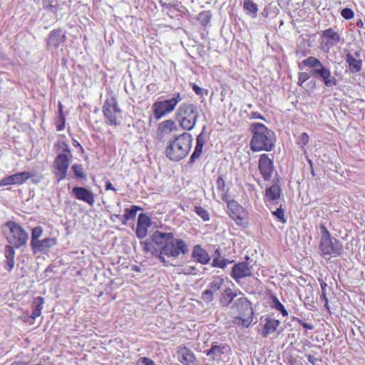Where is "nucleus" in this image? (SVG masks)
<instances>
[{"mask_svg":"<svg viewBox=\"0 0 365 365\" xmlns=\"http://www.w3.org/2000/svg\"><path fill=\"white\" fill-rule=\"evenodd\" d=\"M252 138L250 141V148L252 151H271L274 147V133L264 124L254 123L250 125Z\"/></svg>","mask_w":365,"mask_h":365,"instance_id":"nucleus-1","label":"nucleus"},{"mask_svg":"<svg viewBox=\"0 0 365 365\" xmlns=\"http://www.w3.org/2000/svg\"><path fill=\"white\" fill-rule=\"evenodd\" d=\"M192 136L190 133H183L176 135L165 150V155L170 160L178 162L183 159L190 150Z\"/></svg>","mask_w":365,"mask_h":365,"instance_id":"nucleus-2","label":"nucleus"},{"mask_svg":"<svg viewBox=\"0 0 365 365\" xmlns=\"http://www.w3.org/2000/svg\"><path fill=\"white\" fill-rule=\"evenodd\" d=\"M302 64L311 68L310 75L323 82L327 87L330 88L337 85L338 81L331 75L330 69L324 66L317 58L309 56L303 60Z\"/></svg>","mask_w":365,"mask_h":365,"instance_id":"nucleus-3","label":"nucleus"},{"mask_svg":"<svg viewBox=\"0 0 365 365\" xmlns=\"http://www.w3.org/2000/svg\"><path fill=\"white\" fill-rule=\"evenodd\" d=\"M189 249L186 243L180 239L174 237L170 238L169 240L161 247L158 254V259L165 266L173 265L166 260L167 257L177 258L180 253L183 255L187 254Z\"/></svg>","mask_w":365,"mask_h":365,"instance_id":"nucleus-4","label":"nucleus"},{"mask_svg":"<svg viewBox=\"0 0 365 365\" xmlns=\"http://www.w3.org/2000/svg\"><path fill=\"white\" fill-rule=\"evenodd\" d=\"M177 115L180 126L185 130H191L197 121L199 113L196 106L184 103L178 108Z\"/></svg>","mask_w":365,"mask_h":365,"instance_id":"nucleus-5","label":"nucleus"},{"mask_svg":"<svg viewBox=\"0 0 365 365\" xmlns=\"http://www.w3.org/2000/svg\"><path fill=\"white\" fill-rule=\"evenodd\" d=\"M6 227L9 230L6 240L10 245L16 249L26 245L29 234L19 223L9 221L6 223Z\"/></svg>","mask_w":365,"mask_h":365,"instance_id":"nucleus-6","label":"nucleus"},{"mask_svg":"<svg viewBox=\"0 0 365 365\" xmlns=\"http://www.w3.org/2000/svg\"><path fill=\"white\" fill-rule=\"evenodd\" d=\"M319 250L322 255H329L334 257L340 256L343 253L341 242L332 237L320 240Z\"/></svg>","mask_w":365,"mask_h":365,"instance_id":"nucleus-7","label":"nucleus"},{"mask_svg":"<svg viewBox=\"0 0 365 365\" xmlns=\"http://www.w3.org/2000/svg\"><path fill=\"white\" fill-rule=\"evenodd\" d=\"M103 113L107 119L106 123L110 125H117L120 122L117 120L116 114L120 113L121 110L118 107L115 98L107 100L103 106Z\"/></svg>","mask_w":365,"mask_h":365,"instance_id":"nucleus-8","label":"nucleus"},{"mask_svg":"<svg viewBox=\"0 0 365 365\" xmlns=\"http://www.w3.org/2000/svg\"><path fill=\"white\" fill-rule=\"evenodd\" d=\"M230 308L235 314H238L236 319H242V317H246L254 314L250 302L245 297L236 299Z\"/></svg>","mask_w":365,"mask_h":365,"instance_id":"nucleus-9","label":"nucleus"},{"mask_svg":"<svg viewBox=\"0 0 365 365\" xmlns=\"http://www.w3.org/2000/svg\"><path fill=\"white\" fill-rule=\"evenodd\" d=\"M69 160L66 154L59 153L53 162L54 174L58 182L66 178Z\"/></svg>","mask_w":365,"mask_h":365,"instance_id":"nucleus-10","label":"nucleus"},{"mask_svg":"<svg viewBox=\"0 0 365 365\" xmlns=\"http://www.w3.org/2000/svg\"><path fill=\"white\" fill-rule=\"evenodd\" d=\"M227 208L230 217L233 219L237 225H243L247 215L245 208L234 200H230L227 202Z\"/></svg>","mask_w":365,"mask_h":365,"instance_id":"nucleus-11","label":"nucleus"},{"mask_svg":"<svg viewBox=\"0 0 365 365\" xmlns=\"http://www.w3.org/2000/svg\"><path fill=\"white\" fill-rule=\"evenodd\" d=\"M245 259L246 261L245 262L235 264L232 269L231 276L237 282H239L242 278L251 277L252 275V267L250 266L247 262L250 257L246 256Z\"/></svg>","mask_w":365,"mask_h":365,"instance_id":"nucleus-12","label":"nucleus"},{"mask_svg":"<svg viewBox=\"0 0 365 365\" xmlns=\"http://www.w3.org/2000/svg\"><path fill=\"white\" fill-rule=\"evenodd\" d=\"M176 107V101L170 99L163 101H156L153 105V113L156 119H160L165 115L174 110Z\"/></svg>","mask_w":365,"mask_h":365,"instance_id":"nucleus-13","label":"nucleus"},{"mask_svg":"<svg viewBox=\"0 0 365 365\" xmlns=\"http://www.w3.org/2000/svg\"><path fill=\"white\" fill-rule=\"evenodd\" d=\"M204 352L210 356L212 361H219L222 359L224 355H227L230 352V348L227 344L214 342L210 349Z\"/></svg>","mask_w":365,"mask_h":365,"instance_id":"nucleus-14","label":"nucleus"},{"mask_svg":"<svg viewBox=\"0 0 365 365\" xmlns=\"http://www.w3.org/2000/svg\"><path fill=\"white\" fill-rule=\"evenodd\" d=\"M258 166L264 180L269 181L274 170L273 160L269 158L268 155L262 154L260 155Z\"/></svg>","mask_w":365,"mask_h":365,"instance_id":"nucleus-15","label":"nucleus"},{"mask_svg":"<svg viewBox=\"0 0 365 365\" xmlns=\"http://www.w3.org/2000/svg\"><path fill=\"white\" fill-rule=\"evenodd\" d=\"M72 193L78 200L87 202L89 205H93L95 202L93 192L84 187H75Z\"/></svg>","mask_w":365,"mask_h":365,"instance_id":"nucleus-16","label":"nucleus"},{"mask_svg":"<svg viewBox=\"0 0 365 365\" xmlns=\"http://www.w3.org/2000/svg\"><path fill=\"white\" fill-rule=\"evenodd\" d=\"M31 177L28 172H21L6 177L1 180L0 185L5 186L9 185H21Z\"/></svg>","mask_w":365,"mask_h":365,"instance_id":"nucleus-17","label":"nucleus"},{"mask_svg":"<svg viewBox=\"0 0 365 365\" xmlns=\"http://www.w3.org/2000/svg\"><path fill=\"white\" fill-rule=\"evenodd\" d=\"M179 361L183 365H195L194 354L186 346H180L178 350Z\"/></svg>","mask_w":365,"mask_h":365,"instance_id":"nucleus-18","label":"nucleus"},{"mask_svg":"<svg viewBox=\"0 0 365 365\" xmlns=\"http://www.w3.org/2000/svg\"><path fill=\"white\" fill-rule=\"evenodd\" d=\"M65 41V35L60 29L53 30L49 34L47 40V46L48 48H56L60 43Z\"/></svg>","mask_w":365,"mask_h":365,"instance_id":"nucleus-19","label":"nucleus"},{"mask_svg":"<svg viewBox=\"0 0 365 365\" xmlns=\"http://www.w3.org/2000/svg\"><path fill=\"white\" fill-rule=\"evenodd\" d=\"M192 257L202 264H207L210 261L209 254L199 245L194 246Z\"/></svg>","mask_w":365,"mask_h":365,"instance_id":"nucleus-20","label":"nucleus"},{"mask_svg":"<svg viewBox=\"0 0 365 365\" xmlns=\"http://www.w3.org/2000/svg\"><path fill=\"white\" fill-rule=\"evenodd\" d=\"M280 195L281 189L277 183H274L266 189L265 200L269 202H272L274 205L277 203V200L279 199Z\"/></svg>","mask_w":365,"mask_h":365,"instance_id":"nucleus-21","label":"nucleus"},{"mask_svg":"<svg viewBox=\"0 0 365 365\" xmlns=\"http://www.w3.org/2000/svg\"><path fill=\"white\" fill-rule=\"evenodd\" d=\"M322 38L326 40V45L334 46L341 40L339 34L331 28L324 30L321 36Z\"/></svg>","mask_w":365,"mask_h":365,"instance_id":"nucleus-22","label":"nucleus"},{"mask_svg":"<svg viewBox=\"0 0 365 365\" xmlns=\"http://www.w3.org/2000/svg\"><path fill=\"white\" fill-rule=\"evenodd\" d=\"M237 293L235 292L231 288H226L220 295V303L223 307H228L232 305L234 301L236 299Z\"/></svg>","mask_w":365,"mask_h":365,"instance_id":"nucleus-23","label":"nucleus"},{"mask_svg":"<svg viewBox=\"0 0 365 365\" xmlns=\"http://www.w3.org/2000/svg\"><path fill=\"white\" fill-rule=\"evenodd\" d=\"M355 55L356 57L351 53H347L346 56V61L349 64V70L351 73H358L361 70L362 62L361 60L359 58V52H356Z\"/></svg>","mask_w":365,"mask_h":365,"instance_id":"nucleus-24","label":"nucleus"},{"mask_svg":"<svg viewBox=\"0 0 365 365\" xmlns=\"http://www.w3.org/2000/svg\"><path fill=\"white\" fill-rule=\"evenodd\" d=\"M279 324L280 322L278 319H275L272 317H267L265 319V324L262 331V336L267 337L269 334L274 332Z\"/></svg>","mask_w":365,"mask_h":365,"instance_id":"nucleus-25","label":"nucleus"},{"mask_svg":"<svg viewBox=\"0 0 365 365\" xmlns=\"http://www.w3.org/2000/svg\"><path fill=\"white\" fill-rule=\"evenodd\" d=\"M14 247L11 245H8L5 246V252L4 255L6 257V265L5 269L8 271H11L14 266V257H15V250Z\"/></svg>","mask_w":365,"mask_h":365,"instance_id":"nucleus-26","label":"nucleus"},{"mask_svg":"<svg viewBox=\"0 0 365 365\" xmlns=\"http://www.w3.org/2000/svg\"><path fill=\"white\" fill-rule=\"evenodd\" d=\"M172 232H162L158 230L155 231L152 235V240L158 246H163L170 238H173Z\"/></svg>","mask_w":365,"mask_h":365,"instance_id":"nucleus-27","label":"nucleus"},{"mask_svg":"<svg viewBox=\"0 0 365 365\" xmlns=\"http://www.w3.org/2000/svg\"><path fill=\"white\" fill-rule=\"evenodd\" d=\"M56 244V241L54 238L46 237L42 240H38L36 242L34 247H32V249L35 251H43L45 249H48L52 247Z\"/></svg>","mask_w":365,"mask_h":365,"instance_id":"nucleus-28","label":"nucleus"},{"mask_svg":"<svg viewBox=\"0 0 365 365\" xmlns=\"http://www.w3.org/2000/svg\"><path fill=\"white\" fill-rule=\"evenodd\" d=\"M243 8L247 14H252L255 16L257 15L258 11L257 5L250 0L244 1Z\"/></svg>","mask_w":365,"mask_h":365,"instance_id":"nucleus-29","label":"nucleus"},{"mask_svg":"<svg viewBox=\"0 0 365 365\" xmlns=\"http://www.w3.org/2000/svg\"><path fill=\"white\" fill-rule=\"evenodd\" d=\"M143 250L144 252L147 253H150L152 256H155L158 258V254L160 250L155 247V246L149 242L145 241L142 242Z\"/></svg>","mask_w":365,"mask_h":365,"instance_id":"nucleus-30","label":"nucleus"},{"mask_svg":"<svg viewBox=\"0 0 365 365\" xmlns=\"http://www.w3.org/2000/svg\"><path fill=\"white\" fill-rule=\"evenodd\" d=\"M211 18L210 11H203L198 14L197 19L201 25L205 26L210 23Z\"/></svg>","mask_w":365,"mask_h":365,"instance_id":"nucleus-31","label":"nucleus"},{"mask_svg":"<svg viewBox=\"0 0 365 365\" xmlns=\"http://www.w3.org/2000/svg\"><path fill=\"white\" fill-rule=\"evenodd\" d=\"M158 129L161 131H173L177 129L175 123L172 120H166L159 124Z\"/></svg>","mask_w":365,"mask_h":365,"instance_id":"nucleus-32","label":"nucleus"},{"mask_svg":"<svg viewBox=\"0 0 365 365\" xmlns=\"http://www.w3.org/2000/svg\"><path fill=\"white\" fill-rule=\"evenodd\" d=\"M43 229L40 226H36L32 229L31 246L34 247L36 242L38 241V238L42 235Z\"/></svg>","mask_w":365,"mask_h":365,"instance_id":"nucleus-33","label":"nucleus"},{"mask_svg":"<svg viewBox=\"0 0 365 365\" xmlns=\"http://www.w3.org/2000/svg\"><path fill=\"white\" fill-rule=\"evenodd\" d=\"M272 307H273V308L276 309L277 311L280 312L284 317L288 315V312L285 309L284 305L274 296L272 297Z\"/></svg>","mask_w":365,"mask_h":365,"instance_id":"nucleus-34","label":"nucleus"},{"mask_svg":"<svg viewBox=\"0 0 365 365\" xmlns=\"http://www.w3.org/2000/svg\"><path fill=\"white\" fill-rule=\"evenodd\" d=\"M223 279L220 276H217L214 277L213 280L210 283L209 289H211L212 292L219 290L223 284Z\"/></svg>","mask_w":365,"mask_h":365,"instance_id":"nucleus-35","label":"nucleus"},{"mask_svg":"<svg viewBox=\"0 0 365 365\" xmlns=\"http://www.w3.org/2000/svg\"><path fill=\"white\" fill-rule=\"evenodd\" d=\"M72 170L74 173L76 178L86 179V174L83 170V167L81 164H74L72 165Z\"/></svg>","mask_w":365,"mask_h":365,"instance_id":"nucleus-36","label":"nucleus"},{"mask_svg":"<svg viewBox=\"0 0 365 365\" xmlns=\"http://www.w3.org/2000/svg\"><path fill=\"white\" fill-rule=\"evenodd\" d=\"M140 207L133 205L130 209H125V214L124 215V220L123 221V224L126 225V222L131 218H134L136 215L137 210H139Z\"/></svg>","mask_w":365,"mask_h":365,"instance_id":"nucleus-37","label":"nucleus"},{"mask_svg":"<svg viewBox=\"0 0 365 365\" xmlns=\"http://www.w3.org/2000/svg\"><path fill=\"white\" fill-rule=\"evenodd\" d=\"M58 110L60 113V115L58 117V120L56 121V129L60 131L62 130L65 128V117L63 114V107L62 104L59 103Z\"/></svg>","mask_w":365,"mask_h":365,"instance_id":"nucleus-38","label":"nucleus"},{"mask_svg":"<svg viewBox=\"0 0 365 365\" xmlns=\"http://www.w3.org/2000/svg\"><path fill=\"white\" fill-rule=\"evenodd\" d=\"M194 210H195V213L203 220V221L207 222V221L210 220L209 212H207V210H205L202 207L195 206Z\"/></svg>","mask_w":365,"mask_h":365,"instance_id":"nucleus-39","label":"nucleus"},{"mask_svg":"<svg viewBox=\"0 0 365 365\" xmlns=\"http://www.w3.org/2000/svg\"><path fill=\"white\" fill-rule=\"evenodd\" d=\"M202 148L203 146L196 144L195 150L190 156L188 163L189 165H192V163H194V162L200 157L202 152Z\"/></svg>","mask_w":365,"mask_h":365,"instance_id":"nucleus-40","label":"nucleus"},{"mask_svg":"<svg viewBox=\"0 0 365 365\" xmlns=\"http://www.w3.org/2000/svg\"><path fill=\"white\" fill-rule=\"evenodd\" d=\"M150 224V218L144 213H140L138 215V226L148 227Z\"/></svg>","mask_w":365,"mask_h":365,"instance_id":"nucleus-41","label":"nucleus"},{"mask_svg":"<svg viewBox=\"0 0 365 365\" xmlns=\"http://www.w3.org/2000/svg\"><path fill=\"white\" fill-rule=\"evenodd\" d=\"M272 214L281 222L284 223L286 222V219L284 217V210L282 207V205L279 208H277L275 211L272 212Z\"/></svg>","mask_w":365,"mask_h":365,"instance_id":"nucleus-42","label":"nucleus"},{"mask_svg":"<svg viewBox=\"0 0 365 365\" xmlns=\"http://www.w3.org/2000/svg\"><path fill=\"white\" fill-rule=\"evenodd\" d=\"M201 299L207 302L210 303L213 300V292L211 289H206L202 293Z\"/></svg>","mask_w":365,"mask_h":365,"instance_id":"nucleus-43","label":"nucleus"},{"mask_svg":"<svg viewBox=\"0 0 365 365\" xmlns=\"http://www.w3.org/2000/svg\"><path fill=\"white\" fill-rule=\"evenodd\" d=\"M44 303V299L41 297H38L34 299V309L41 314V309L43 308V304Z\"/></svg>","mask_w":365,"mask_h":365,"instance_id":"nucleus-44","label":"nucleus"},{"mask_svg":"<svg viewBox=\"0 0 365 365\" xmlns=\"http://www.w3.org/2000/svg\"><path fill=\"white\" fill-rule=\"evenodd\" d=\"M55 147L57 148L58 150H61L64 154L71 153L68 145L64 142H57L55 144Z\"/></svg>","mask_w":365,"mask_h":365,"instance_id":"nucleus-45","label":"nucleus"},{"mask_svg":"<svg viewBox=\"0 0 365 365\" xmlns=\"http://www.w3.org/2000/svg\"><path fill=\"white\" fill-rule=\"evenodd\" d=\"M309 142V135L306 133H302L297 140V144L300 146L304 148Z\"/></svg>","mask_w":365,"mask_h":365,"instance_id":"nucleus-46","label":"nucleus"},{"mask_svg":"<svg viewBox=\"0 0 365 365\" xmlns=\"http://www.w3.org/2000/svg\"><path fill=\"white\" fill-rule=\"evenodd\" d=\"M341 15L345 19H351L354 17V13L349 8H344L341 10Z\"/></svg>","mask_w":365,"mask_h":365,"instance_id":"nucleus-47","label":"nucleus"},{"mask_svg":"<svg viewBox=\"0 0 365 365\" xmlns=\"http://www.w3.org/2000/svg\"><path fill=\"white\" fill-rule=\"evenodd\" d=\"M197 269L194 266H187L182 269L181 272L185 274H196Z\"/></svg>","mask_w":365,"mask_h":365,"instance_id":"nucleus-48","label":"nucleus"},{"mask_svg":"<svg viewBox=\"0 0 365 365\" xmlns=\"http://www.w3.org/2000/svg\"><path fill=\"white\" fill-rule=\"evenodd\" d=\"M147 228L145 227H140L137 225L136 235L139 239L144 238L147 235Z\"/></svg>","mask_w":365,"mask_h":365,"instance_id":"nucleus-49","label":"nucleus"},{"mask_svg":"<svg viewBox=\"0 0 365 365\" xmlns=\"http://www.w3.org/2000/svg\"><path fill=\"white\" fill-rule=\"evenodd\" d=\"M205 128H206L205 126H204L202 128V132L197 136L196 144L204 146V145L205 143V134L204 133Z\"/></svg>","mask_w":365,"mask_h":365,"instance_id":"nucleus-50","label":"nucleus"},{"mask_svg":"<svg viewBox=\"0 0 365 365\" xmlns=\"http://www.w3.org/2000/svg\"><path fill=\"white\" fill-rule=\"evenodd\" d=\"M320 231H321V240H324L328 237H331L329 231L327 230L324 224L320 225Z\"/></svg>","mask_w":365,"mask_h":365,"instance_id":"nucleus-51","label":"nucleus"},{"mask_svg":"<svg viewBox=\"0 0 365 365\" xmlns=\"http://www.w3.org/2000/svg\"><path fill=\"white\" fill-rule=\"evenodd\" d=\"M310 73L302 72L299 74L298 84L302 86L305 81H307L310 77Z\"/></svg>","mask_w":365,"mask_h":365,"instance_id":"nucleus-52","label":"nucleus"},{"mask_svg":"<svg viewBox=\"0 0 365 365\" xmlns=\"http://www.w3.org/2000/svg\"><path fill=\"white\" fill-rule=\"evenodd\" d=\"M43 8L48 11L55 12L56 8L51 4V0H43Z\"/></svg>","mask_w":365,"mask_h":365,"instance_id":"nucleus-53","label":"nucleus"},{"mask_svg":"<svg viewBox=\"0 0 365 365\" xmlns=\"http://www.w3.org/2000/svg\"><path fill=\"white\" fill-rule=\"evenodd\" d=\"M217 187L220 191H223L225 190V182L222 178V176H219L216 181Z\"/></svg>","mask_w":365,"mask_h":365,"instance_id":"nucleus-54","label":"nucleus"},{"mask_svg":"<svg viewBox=\"0 0 365 365\" xmlns=\"http://www.w3.org/2000/svg\"><path fill=\"white\" fill-rule=\"evenodd\" d=\"M321 288H322V297L325 301L326 304H328V299L326 295V287H327V284L324 282V281L321 282L320 283Z\"/></svg>","mask_w":365,"mask_h":365,"instance_id":"nucleus-55","label":"nucleus"},{"mask_svg":"<svg viewBox=\"0 0 365 365\" xmlns=\"http://www.w3.org/2000/svg\"><path fill=\"white\" fill-rule=\"evenodd\" d=\"M242 321V325L244 327H248L252 321V316L250 317H242V319H238Z\"/></svg>","mask_w":365,"mask_h":365,"instance_id":"nucleus-56","label":"nucleus"},{"mask_svg":"<svg viewBox=\"0 0 365 365\" xmlns=\"http://www.w3.org/2000/svg\"><path fill=\"white\" fill-rule=\"evenodd\" d=\"M139 361L143 365H155V362L148 357H141Z\"/></svg>","mask_w":365,"mask_h":365,"instance_id":"nucleus-57","label":"nucleus"},{"mask_svg":"<svg viewBox=\"0 0 365 365\" xmlns=\"http://www.w3.org/2000/svg\"><path fill=\"white\" fill-rule=\"evenodd\" d=\"M212 266L214 267H220L222 269L225 268V262H222V259H218V261H212Z\"/></svg>","mask_w":365,"mask_h":365,"instance_id":"nucleus-58","label":"nucleus"},{"mask_svg":"<svg viewBox=\"0 0 365 365\" xmlns=\"http://www.w3.org/2000/svg\"><path fill=\"white\" fill-rule=\"evenodd\" d=\"M213 259L212 261H218V259H221V250L220 248H217L215 250L213 255H212Z\"/></svg>","mask_w":365,"mask_h":365,"instance_id":"nucleus-59","label":"nucleus"},{"mask_svg":"<svg viewBox=\"0 0 365 365\" xmlns=\"http://www.w3.org/2000/svg\"><path fill=\"white\" fill-rule=\"evenodd\" d=\"M192 87L193 91H195V93L197 95H198V96L202 95V88L200 87H199L198 86H197L195 83H192Z\"/></svg>","mask_w":365,"mask_h":365,"instance_id":"nucleus-60","label":"nucleus"},{"mask_svg":"<svg viewBox=\"0 0 365 365\" xmlns=\"http://www.w3.org/2000/svg\"><path fill=\"white\" fill-rule=\"evenodd\" d=\"M106 190H111L114 191L115 192H117V190L113 186L112 183L109 180L106 181Z\"/></svg>","mask_w":365,"mask_h":365,"instance_id":"nucleus-61","label":"nucleus"},{"mask_svg":"<svg viewBox=\"0 0 365 365\" xmlns=\"http://www.w3.org/2000/svg\"><path fill=\"white\" fill-rule=\"evenodd\" d=\"M307 360L309 363H311L312 364H315L316 363V361H317V359L312 354H309L307 356Z\"/></svg>","mask_w":365,"mask_h":365,"instance_id":"nucleus-62","label":"nucleus"},{"mask_svg":"<svg viewBox=\"0 0 365 365\" xmlns=\"http://www.w3.org/2000/svg\"><path fill=\"white\" fill-rule=\"evenodd\" d=\"M172 101H176V105L178 103V102H180L181 100H182V98L180 96V93H178L175 94V96L173 98L170 99Z\"/></svg>","mask_w":365,"mask_h":365,"instance_id":"nucleus-63","label":"nucleus"},{"mask_svg":"<svg viewBox=\"0 0 365 365\" xmlns=\"http://www.w3.org/2000/svg\"><path fill=\"white\" fill-rule=\"evenodd\" d=\"M10 365H28V364L25 361H15L12 362Z\"/></svg>","mask_w":365,"mask_h":365,"instance_id":"nucleus-64","label":"nucleus"}]
</instances>
